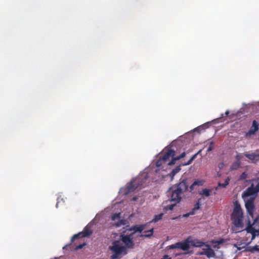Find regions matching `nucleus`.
I'll return each instance as SVG.
<instances>
[{"label": "nucleus", "mask_w": 259, "mask_h": 259, "mask_svg": "<svg viewBox=\"0 0 259 259\" xmlns=\"http://www.w3.org/2000/svg\"><path fill=\"white\" fill-rule=\"evenodd\" d=\"M204 183V181L202 180H196L191 185H189L188 180L184 179L179 183L175 184L170 188V201L180 202L184 193L188 191L193 194L195 193L197 187L202 186Z\"/></svg>", "instance_id": "nucleus-1"}, {"label": "nucleus", "mask_w": 259, "mask_h": 259, "mask_svg": "<svg viewBox=\"0 0 259 259\" xmlns=\"http://www.w3.org/2000/svg\"><path fill=\"white\" fill-rule=\"evenodd\" d=\"M148 178L147 173L144 172L140 174L129 184H127L124 188V194L127 195L137 189H141L146 185V182Z\"/></svg>", "instance_id": "nucleus-2"}, {"label": "nucleus", "mask_w": 259, "mask_h": 259, "mask_svg": "<svg viewBox=\"0 0 259 259\" xmlns=\"http://www.w3.org/2000/svg\"><path fill=\"white\" fill-rule=\"evenodd\" d=\"M243 213L241 206L237 201L234 202V207L231 215L233 223L236 228L242 229Z\"/></svg>", "instance_id": "nucleus-3"}, {"label": "nucleus", "mask_w": 259, "mask_h": 259, "mask_svg": "<svg viewBox=\"0 0 259 259\" xmlns=\"http://www.w3.org/2000/svg\"><path fill=\"white\" fill-rule=\"evenodd\" d=\"M109 249L112 251V254L110 259H120L122 254H126L127 250L125 246L120 245L118 241H113L112 245L109 247Z\"/></svg>", "instance_id": "nucleus-4"}, {"label": "nucleus", "mask_w": 259, "mask_h": 259, "mask_svg": "<svg viewBox=\"0 0 259 259\" xmlns=\"http://www.w3.org/2000/svg\"><path fill=\"white\" fill-rule=\"evenodd\" d=\"M252 220V223H251V220H248V225L246 228L247 232L251 234L252 240L255 238L256 235H259V215L254 217Z\"/></svg>", "instance_id": "nucleus-5"}, {"label": "nucleus", "mask_w": 259, "mask_h": 259, "mask_svg": "<svg viewBox=\"0 0 259 259\" xmlns=\"http://www.w3.org/2000/svg\"><path fill=\"white\" fill-rule=\"evenodd\" d=\"M134 233H132L130 235L121 234L120 236V238L121 241L125 245V247L128 248H133L134 246V242L133 240V237Z\"/></svg>", "instance_id": "nucleus-6"}, {"label": "nucleus", "mask_w": 259, "mask_h": 259, "mask_svg": "<svg viewBox=\"0 0 259 259\" xmlns=\"http://www.w3.org/2000/svg\"><path fill=\"white\" fill-rule=\"evenodd\" d=\"M245 208L247 212L248 220H253L255 211V206L253 199H250L245 202Z\"/></svg>", "instance_id": "nucleus-7"}, {"label": "nucleus", "mask_w": 259, "mask_h": 259, "mask_svg": "<svg viewBox=\"0 0 259 259\" xmlns=\"http://www.w3.org/2000/svg\"><path fill=\"white\" fill-rule=\"evenodd\" d=\"M92 234V231L88 227L86 226L84 228L82 231L79 232L78 233L74 235L71 239V242H73L75 239L88 237Z\"/></svg>", "instance_id": "nucleus-8"}, {"label": "nucleus", "mask_w": 259, "mask_h": 259, "mask_svg": "<svg viewBox=\"0 0 259 259\" xmlns=\"http://www.w3.org/2000/svg\"><path fill=\"white\" fill-rule=\"evenodd\" d=\"M175 154L176 152L174 150L168 149L166 151L163 152V154L160 156L164 161L166 162L170 157H171L172 159L173 157H175Z\"/></svg>", "instance_id": "nucleus-9"}, {"label": "nucleus", "mask_w": 259, "mask_h": 259, "mask_svg": "<svg viewBox=\"0 0 259 259\" xmlns=\"http://www.w3.org/2000/svg\"><path fill=\"white\" fill-rule=\"evenodd\" d=\"M179 249L184 251L188 250L190 248L189 238H187L184 241L178 242Z\"/></svg>", "instance_id": "nucleus-10"}, {"label": "nucleus", "mask_w": 259, "mask_h": 259, "mask_svg": "<svg viewBox=\"0 0 259 259\" xmlns=\"http://www.w3.org/2000/svg\"><path fill=\"white\" fill-rule=\"evenodd\" d=\"M256 193H257V192L254 188V183H252L251 185L243 193L242 197H248Z\"/></svg>", "instance_id": "nucleus-11"}, {"label": "nucleus", "mask_w": 259, "mask_h": 259, "mask_svg": "<svg viewBox=\"0 0 259 259\" xmlns=\"http://www.w3.org/2000/svg\"><path fill=\"white\" fill-rule=\"evenodd\" d=\"M189 238V242L190 245H191L194 247H200L204 246L205 243L198 239H191L190 237Z\"/></svg>", "instance_id": "nucleus-12"}, {"label": "nucleus", "mask_w": 259, "mask_h": 259, "mask_svg": "<svg viewBox=\"0 0 259 259\" xmlns=\"http://www.w3.org/2000/svg\"><path fill=\"white\" fill-rule=\"evenodd\" d=\"M146 226H147V224L135 225V226H132L130 229V230L134 231L133 233H134V234H135V233L136 232L141 233L146 228Z\"/></svg>", "instance_id": "nucleus-13"}, {"label": "nucleus", "mask_w": 259, "mask_h": 259, "mask_svg": "<svg viewBox=\"0 0 259 259\" xmlns=\"http://www.w3.org/2000/svg\"><path fill=\"white\" fill-rule=\"evenodd\" d=\"M204 246L207 247V251L205 252L203 254H205L208 258L214 257L215 258L216 254L214 251L210 247L208 244H205Z\"/></svg>", "instance_id": "nucleus-14"}, {"label": "nucleus", "mask_w": 259, "mask_h": 259, "mask_svg": "<svg viewBox=\"0 0 259 259\" xmlns=\"http://www.w3.org/2000/svg\"><path fill=\"white\" fill-rule=\"evenodd\" d=\"M244 156L254 163L258 160L257 158H259L258 153H245Z\"/></svg>", "instance_id": "nucleus-15"}, {"label": "nucleus", "mask_w": 259, "mask_h": 259, "mask_svg": "<svg viewBox=\"0 0 259 259\" xmlns=\"http://www.w3.org/2000/svg\"><path fill=\"white\" fill-rule=\"evenodd\" d=\"M185 156H186V153L185 152H184L180 156H177L175 157H173V158L171 159V160L167 163V164L169 165H174L175 164L176 161L185 157Z\"/></svg>", "instance_id": "nucleus-16"}, {"label": "nucleus", "mask_w": 259, "mask_h": 259, "mask_svg": "<svg viewBox=\"0 0 259 259\" xmlns=\"http://www.w3.org/2000/svg\"><path fill=\"white\" fill-rule=\"evenodd\" d=\"M258 125H259V124L258 123V122L255 120H253L252 122V126L251 127V129L249 131V133L250 134H254L255 132H256V131H258Z\"/></svg>", "instance_id": "nucleus-17"}, {"label": "nucleus", "mask_w": 259, "mask_h": 259, "mask_svg": "<svg viewBox=\"0 0 259 259\" xmlns=\"http://www.w3.org/2000/svg\"><path fill=\"white\" fill-rule=\"evenodd\" d=\"M211 189L205 188L202 189L201 191H200L199 194L202 196V197L205 196L207 197L211 195Z\"/></svg>", "instance_id": "nucleus-18"}, {"label": "nucleus", "mask_w": 259, "mask_h": 259, "mask_svg": "<svg viewBox=\"0 0 259 259\" xmlns=\"http://www.w3.org/2000/svg\"><path fill=\"white\" fill-rule=\"evenodd\" d=\"M224 239H221L219 240H212V243L213 244V247L214 248L219 249L220 248V245L224 242Z\"/></svg>", "instance_id": "nucleus-19"}, {"label": "nucleus", "mask_w": 259, "mask_h": 259, "mask_svg": "<svg viewBox=\"0 0 259 259\" xmlns=\"http://www.w3.org/2000/svg\"><path fill=\"white\" fill-rule=\"evenodd\" d=\"M144 232L147 233V234H141L139 236L142 237H146V238H151L153 235L154 232V229L152 228L149 230L145 231Z\"/></svg>", "instance_id": "nucleus-20"}, {"label": "nucleus", "mask_w": 259, "mask_h": 259, "mask_svg": "<svg viewBox=\"0 0 259 259\" xmlns=\"http://www.w3.org/2000/svg\"><path fill=\"white\" fill-rule=\"evenodd\" d=\"M201 200V198H199L198 199V201L197 203H196L194 205V208L192 209V210L190 211L191 214H194L195 211L199 209L200 208V201Z\"/></svg>", "instance_id": "nucleus-21"}, {"label": "nucleus", "mask_w": 259, "mask_h": 259, "mask_svg": "<svg viewBox=\"0 0 259 259\" xmlns=\"http://www.w3.org/2000/svg\"><path fill=\"white\" fill-rule=\"evenodd\" d=\"M163 215V213H161L157 215H155L154 216V218L152 219V220L150 222V223H156L158 221L162 219Z\"/></svg>", "instance_id": "nucleus-22"}, {"label": "nucleus", "mask_w": 259, "mask_h": 259, "mask_svg": "<svg viewBox=\"0 0 259 259\" xmlns=\"http://www.w3.org/2000/svg\"><path fill=\"white\" fill-rule=\"evenodd\" d=\"M240 163L237 161L233 162L230 166V170H234L238 169L240 166Z\"/></svg>", "instance_id": "nucleus-23"}, {"label": "nucleus", "mask_w": 259, "mask_h": 259, "mask_svg": "<svg viewBox=\"0 0 259 259\" xmlns=\"http://www.w3.org/2000/svg\"><path fill=\"white\" fill-rule=\"evenodd\" d=\"M201 152V150H199L197 153L195 154L194 155H193L191 158L186 163H183L182 165H189L190 164L192 161L196 158L197 157V155L199 153H200Z\"/></svg>", "instance_id": "nucleus-24"}, {"label": "nucleus", "mask_w": 259, "mask_h": 259, "mask_svg": "<svg viewBox=\"0 0 259 259\" xmlns=\"http://www.w3.org/2000/svg\"><path fill=\"white\" fill-rule=\"evenodd\" d=\"M230 179L229 177H227L224 183H219L218 186L222 188H225L229 183Z\"/></svg>", "instance_id": "nucleus-25"}, {"label": "nucleus", "mask_w": 259, "mask_h": 259, "mask_svg": "<svg viewBox=\"0 0 259 259\" xmlns=\"http://www.w3.org/2000/svg\"><path fill=\"white\" fill-rule=\"evenodd\" d=\"M180 166H181V165L177 166L175 168L172 169V170L171 171V172L170 174V176L171 177H173L176 174H177L178 172H179L180 171V170H181Z\"/></svg>", "instance_id": "nucleus-26"}, {"label": "nucleus", "mask_w": 259, "mask_h": 259, "mask_svg": "<svg viewBox=\"0 0 259 259\" xmlns=\"http://www.w3.org/2000/svg\"><path fill=\"white\" fill-rule=\"evenodd\" d=\"M166 162L164 161L162 158L159 156V159L156 162V165L157 167H160L163 164L165 163Z\"/></svg>", "instance_id": "nucleus-27"}, {"label": "nucleus", "mask_w": 259, "mask_h": 259, "mask_svg": "<svg viewBox=\"0 0 259 259\" xmlns=\"http://www.w3.org/2000/svg\"><path fill=\"white\" fill-rule=\"evenodd\" d=\"M174 202H175V204H170V205H167V206H165L164 208V210H172L174 209V207L176 206V204L178 203V202H176V201H174Z\"/></svg>", "instance_id": "nucleus-28"}, {"label": "nucleus", "mask_w": 259, "mask_h": 259, "mask_svg": "<svg viewBox=\"0 0 259 259\" xmlns=\"http://www.w3.org/2000/svg\"><path fill=\"white\" fill-rule=\"evenodd\" d=\"M120 214L121 213L120 212L113 214L111 217L112 220L115 221L116 219L119 220L120 218Z\"/></svg>", "instance_id": "nucleus-29"}, {"label": "nucleus", "mask_w": 259, "mask_h": 259, "mask_svg": "<svg viewBox=\"0 0 259 259\" xmlns=\"http://www.w3.org/2000/svg\"><path fill=\"white\" fill-rule=\"evenodd\" d=\"M176 248L179 249L178 242L167 246V249H176Z\"/></svg>", "instance_id": "nucleus-30"}, {"label": "nucleus", "mask_w": 259, "mask_h": 259, "mask_svg": "<svg viewBox=\"0 0 259 259\" xmlns=\"http://www.w3.org/2000/svg\"><path fill=\"white\" fill-rule=\"evenodd\" d=\"M214 148V143L213 141L210 142L209 146L207 149V152L212 151Z\"/></svg>", "instance_id": "nucleus-31"}, {"label": "nucleus", "mask_w": 259, "mask_h": 259, "mask_svg": "<svg viewBox=\"0 0 259 259\" xmlns=\"http://www.w3.org/2000/svg\"><path fill=\"white\" fill-rule=\"evenodd\" d=\"M251 252H254L255 251L259 252V247L258 246L255 245L253 247H252L250 250Z\"/></svg>", "instance_id": "nucleus-32"}, {"label": "nucleus", "mask_w": 259, "mask_h": 259, "mask_svg": "<svg viewBox=\"0 0 259 259\" xmlns=\"http://www.w3.org/2000/svg\"><path fill=\"white\" fill-rule=\"evenodd\" d=\"M247 177V174L246 173V172H243L239 177V180H244L245 179H246Z\"/></svg>", "instance_id": "nucleus-33"}, {"label": "nucleus", "mask_w": 259, "mask_h": 259, "mask_svg": "<svg viewBox=\"0 0 259 259\" xmlns=\"http://www.w3.org/2000/svg\"><path fill=\"white\" fill-rule=\"evenodd\" d=\"M254 188L258 193L259 192V181H256L254 183Z\"/></svg>", "instance_id": "nucleus-34"}, {"label": "nucleus", "mask_w": 259, "mask_h": 259, "mask_svg": "<svg viewBox=\"0 0 259 259\" xmlns=\"http://www.w3.org/2000/svg\"><path fill=\"white\" fill-rule=\"evenodd\" d=\"M86 244L85 243H83V244H80L78 245H76L74 248V250H77L78 249H81Z\"/></svg>", "instance_id": "nucleus-35"}, {"label": "nucleus", "mask_w": 259, "mask_h": 259, "mask_svg": "<svg viewBox=\"0 0 259 259\" xmlns=\"http://www.w3.org/2000/svg\"><path fill=\"white\" fill-rule=\"evenodd\" d=\"M236 161L241 163V160L242 159V155L240 154H237L236 157Z\"/></svg>", "instance_id": "nucleus-36"}, {"label": "nucleus", "mask_w": 259, "mask_h": 259, "mask_svg": "<svg viewBox=\"0 0 259 259\" xmlns=\"http://www.w3.org/2000/svg\"><path fill=\"white\" fill-rule=\"evenodd\" d=\"M61 202L64 203V201L63 198H60V197H58V199H57V203H56V207H58V204L59 203H60Z\"/></svg>", "instance_id": "nucleus-37"}, {"label": "nucleus", "mask_w": 259, "mask_h": 259, "mask_svg": "<svg viewBox=\"0 0 259 259\" xmlns=\"http://www.w3.org/2000/svg\"><path fill=\"white\" fill-rule=\"evenodd\" d=\"M124 224V221L122 220H120L118 222H117L116 224H115V226L116 227H119L121 225H123Z\"/></svg>", "instance_id": "nucleus-38"}, {"label": "nucleus", "mask_w": 259, "mask_h": 259, "mask_svg": "<svg viewBox=\"0 0 259 259\" xmlns=\"http://www.w3.org/2000/svg\"><path fill=\"white\" fill-rule=\"evenodd\" d=\"M207 251V247H206V248H202V251L199 252L198 253L199 255H205V254H203L205 252Z\"/></svg>", "instance_id": "nucleus-39"}, {"label": "nucleus", "mask_w": 259, "mask_h": 259, "mask_svg": "<svg viewBox=\"0 0 259 259\" xmlns=\"http://www.w3.org/2000/svg\"><path fill=\"white\" fill-rule=\"evenodd\" d=\"M71 246V244H68V245H66L65 246L63 247V249H64L65 248H70V247Z\"/></svg>", "instance_id": "nucleus-40"}, {"label": "nucleus", "mask_w": 259, "mask_h": 259, "mask_svg": "<svg viewBox=\"0 0 259 259\" xmlns=\"http://www.w3.org/2000/svg\"><path fill=\"white\" fill-rule=\"evenodd\" d=\"M161 259H171V257H169L168 255H165L164 256V257L161 258Z\"/></svg>", "instance_id": "nucleus-41"}, {"label": "nucleus", "mask_w": 259, "mask_h": 259, "mask_svg": "<svg viewBox=\"0 0 259 259\" xmlns=\"http://www.w3.org/2000/svg\"><path fill=\"white\" fill-rule=\"evenodd\" d=\"M191 215V214H190V211L189 213H187V214H184V217H188V216H189V215Z\"/></svg>", "instance_id": "nucleus-42"}, {"label": "nucleus", "mask_w": 259, "mask_h": 259, "mask_svg": "<svg viewBox=\"0 0 259 259\" xmlns=\"http://www.w3.org/2000/svg\"><path fill=\"white\" fill-rule=\"evenodd\" d=\"M230 113V112L229 110H227L226 112H225V115L226 116H228Z\"/></svg>", "instance_id": "nucleus-43"}, {"label": "nucleus", "mask_w": 259, "mask_h": 259, "mask_svg": "<svg viewBox=\"0 0 259 259\" xmlns=\"http://www.w3.org/2000/svg\"><path fill=\"white\" fill-rule=\"evenodd\" d=\"M137 199H138V198L136 196V197H134L133 198V201H136Z\"/></svg>", "instance_id": "nucleus-44"}, {"label": "nucleus", "mask_w": 259, "mask_h": 259, "mask_svg": "<svg viewBox=\"0 0 259 259\" xmlns=\"http://www.w3.org/2000/svg\"><path fill=\"white\" fill-rule=\"evenodd\" d=\"M236 231H237V232H240V230H237Z\"/></svg>", "instance_id": "nucleus-45"}]
</instances>
